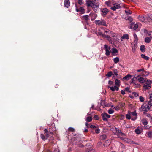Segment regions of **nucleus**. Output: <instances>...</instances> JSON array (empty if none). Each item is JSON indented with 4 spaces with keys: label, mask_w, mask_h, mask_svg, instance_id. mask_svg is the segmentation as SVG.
Listing matches in <instances>:
<instances>
[{
    "label": "nucleus",
    "mask_w": 152,
    "mask_h": 152,
    "mask_svg": "<svg viewBox=\"0 0 152 152\" xmlns=\"http://www.w3.org/2000/svg\"><path fill=\"white\" fill-rule=\"evenodd\" d=\"M141 109L145 111H148L149 109L152 110V102L149 101L148 104H143L141 106Z\"/></svg>",
    "instance_id": "2"
},
{
    "label": "nucleus",
    "mask_w": 152,
    "mask_h": 152,
    "mask_svg": "<svg viewBox=\"0 0 152 152\" xmlns=\"http://www.w3.org/2000/svg\"><path fill=\"white\" fill-rule=\"evenodd\" d=\"M95 132L96 133L98 134L100 132V129H99L98 128L95 130Z\"/></svg>",
    "instance_id": "52"
},
{
    "label": "nucleus",
    "mask_w": 152,
    "mask_h": 152,
    "mask_svg": "<svg viewBox=\"0 0 152 152\" xmlns=\"http://www.w3.org/2000/svg\"><path fill=\"white\" fill-rule=\"evenodd\" d=\"M148 136L149 137H152V132H150L148 133Z\"/></svg>",
    "instance_id": "51"
},
{
    "label": "nucleus",
    "mask_w": 152,
    "mask_h": 152,
    "mask_svg": "<svg viewBox=\"0 0 152 152\" xmlns=\"http://www.w3.org/2000/svg\"><path fill=\"white\" fill-rule=\"evenodd\" d=\"M96 0H86V4L88 7H91L94 10H95L96 8L99 7V2L96 3Z\"/></svg>",
    "instance_id": "1"
},
{
    "label": "nucleus",
    "mask_w": 152,
    "mask_h": 152,
    "mask_svg": "<svg viewBox=\"0 0 152 152\" xmlns=\"http://www.w3.org/2000/svg\"><path fill=\"white\" fill-rule=\"evenodd\" d=\"M149 98L150 99V100L149 101L152 102V93L150 94H149Z\"/></svg>",
    "instance_id": "48"
},
{
    "label": "nucleus",
    "mask_w": 152,
    "mask_h": 152,
    "mask_svg": "<svg viewBox=\"0 0 152 152\" xmlns=\"http://www.w3.org/2000/svg\"><path fill=\"white\" fill-rule=\"evenodd\" d=\"M45 135L46 136V139H47V138L49 137V135L48 134V133H45Z\"/></svg>",
    "instance_id": "64"
},
{
    "label": "nucleus",
    "mask_w": 152,
    "mask_h": 152,
    "mask_svg": "<svg viewBox=\"0 0 152 152\" xmlns=\"http://www.w3.org/2000/svg\"><path fill=\"white\" fill-rule=\"evenodd\" d=\"M121 2L120 1L118 2V3H115L113 4V6L111 7V9L113 11H115L116 10L120 9L121 6H120V4Z\"/></svg>",
    "instance_id": "3"
},
{
    "label": "nucleus",
    "mask_w": 152,
    "mask_h": 152,
    "mask_svg": "<svg viewBox=\"0 0 152 152\" xmlns=\"http://www.w3.org/2000/svg\"><path fill=\"white\" fill-rule=\"evenodd\" d=\"M125 90L127 92H131L129 88L128 87H126L125 88Z\"/></svg>",
    "instance_id": "49"
},
{
    "label": "nucleus",
    "mask_w": 152,
    "mask_h": 152,
    "mask_svg": "<svg viewBox=\"0 0 152 152\" xmlns=\"http://www.w3.org/2000/svg\"><path fill=\"white\" fill-rule=\"evenodd\" d=\"M141 122L143 125H144V127L145 129H148L149 127L148 125H147L148 122L145 119H143L141 120Z\"/></svg>",
    "instance_id": "12"
},
{
    "label": "nucleus",
    "mask_w": 152,
    "mask_h": 152,
    "mask_svg": "<svg viewBox=\"0 0 152 152\" xmlns=\"http://www.w3.org/2000/svg\"><path fill=\"white\" fill-rule=\"evenodd\" d=\"M138 27V25L137 24H135L132 23L130 25V28L131 29H133L134 30H136Z\"/></svg>",
    "instance_id": "11"
},
{
    "label": "nucleus",
    "mask_w": 152,
    "mask_h": 152,
    "mask_svg": "<svg viewBox=\"0 0 152 152\" xmlns=\"http://www.w3.org/2000/svg\"><path fill=\"white\" fill-rule=\"evenodd\" d=\"M83 18L85 19L86 21H88L89 20V15H86L83 16L82 17Z\"/></svg>",
    "instance_id": "28"
},
{
    "label": "nucleus",
    "mask_w": 152,
    "mask_h": 152,
    "mask_svg": "<svg viewBox=\"0 0 152 152\" xmlns=\"http://www.w3.org/2000/svg\"><path fill=\"white\" fill-rule=\"evenodd\" d=\"M111 35L112 37L113 38V40L114 41L116 40L118 41L119 40L118 39V34H116L115 33H111Z\"/></svg>",
    "instance_id": "15"
},
{
    "label": "nucleus",
    "mask_w": 152,
    "mask_h": 152,
    "mask_svg": "<svg viewBox=\"0 0 152 152\" xmlns=\"http://www.w3.org/2000/svg\"><path fill=\"white\" fill-rule=\"evenodd\" d=\"M76 11L77 12H83L84 11V9L82 7H80L79 9H77Z\"/></svg>",
    "instance_id": "23"
},
{
    "label": "nucleus",
    "mask_w": 152,
    "mask_h": 152,
    "mask_svg": "<svg viewBox=\"0 0 152 152\" xmlns=\"http://www.w3.org/2000/svg\"><path fill=\"white\" fill-rule=\"evenodd\" d=\"M111 53L113 55H116L118 53V50L115 48H113L111 50Z\"/></svg>",
    "instance_id": "17"
},
{
    "label": "nucleus",
    "mask_w": 152,
    "mask_h": 152,
    "mask_svg": "<svg viewBox=\"0 0 152 152\" xmlns=\"http://www.w3.org/2000/svg\"><path fill=\"white\" fill-rule=\"evenodd\" d=\"M103 31H104V32L105 33H108L109 31H110V32L111 33V31H110L109 30H105V28H104V30H103Z\"/></svg>",
    "instance_id": "57"
},
{
    "label": "nucleus",
    "mask_w": 152,
    "mask_h": 152,
    "mask_svg": "<svg viewBox=\"0 0 152 152\" xmlns=\"http://www.w3.org/2000/svg\"><path fill=\"white\" fill-rule=\"evenodd\" d=\"M131 77V76L129 74H128L123 78L124 80H129Z\"/></svg>",
    "instance_id": "22"
},
{
    "label": "nucleus",
    "mask_w": 152,
    "mask_h": 152,
    "mask_svg": "<svg viewBox=\"0 0 152 152\" xmlns=\"http://www.w3.org/2000/svg\"><path fill=\"white\" fill-rule=\"evenodd\" d=\"M146 20L149 22H152V20L150 15L146 18Z\"/></svg>",
    "instance_id": "37"
},
{
    "label": "nucleus",
    "mask_w": 152,
    "mask_h": 152,
    "mask_svg": "<svg viewBox=\"0 0 152 152\" xmlns=\"http://www.w3.org/2000/svg\"><path fill=\"white\" fill-rule=\"evenodd\" d=\"M149 73L148 72L146 71H144L142 73V76H145L148 75Z\"/></svg>",
    "instance_id": "38"
},
{
    "label": "nucleus",
    "mask_w": 152,
    "mask_h": 152,
    "mask_svg": "<svg viewBox=\"0 0 152 152\" xmlns=\"http://www.w3.org/2000/svg\"><path fill=\"white\" fill-rule=\"evenodd\" d=\"M108 11V10L107 8H104L102 11V12L103 15H105L107 13Z\"/></svg>",
    "instance_id": "20"
},
{
    "label": "nucleus",
    "mask_w": 152,
    "mask_h": 152,
    "mask_svg": "<svg viewBox=\"0 0 152 152\" xmlns=\"http://www.w3.org/2000/svg\"><path fill=\"white\" fill-rule=\"evenodd\" d=\"M113 75V72L111 71L109 72L106 76L109 77H110Z\"/></svg>",
    "instance_id": "40"
},
{
    "label": "nucleus",
    "mask_w": 152,
    "mask_h": 152,
    "mask_svg": "<svg viewBox=\"0 0 152 152\" xmlns=\"http://www.w3.org/2000/svg\"><path fill=\"white\" fill-rule=\"evenodd\" d=\"M102 119L105 121H108L107 118H109L110 117V116L106 113H104L101 115Z\"/></svg>",
    "instance_id": "7"
},
{
    "label": "nucleus",
    "mask_w": 152,
    "mask_h": 152,
    "mask_svg": "<svg viewBox=\"0 0 152 152\" xmlns=\"http://www.w3.org/2000/svg\"><path fill=\"white\" fill-rule=\"evenodd\" d=\"M105 4H106L108 6H111V2L110 1H106L105 2Z\"/></svg>",
    "instance_id": "42"
},
{
    "label": "nucleus",
    "mask_w": 152,
    "mask_h": 152,
    "mask_svg": "<svg viewBox=\"0 0 152 152\" xmlns=\"http://www.w3.org/2000/svg\"><path fill=\"white\" fill-rule=\"evenodd\" d=\"M115 130L113 132L115 134L118 136H125V134L122 133L119 129L116 128H115Z\"/></svg>",
    "instance_id": "4"
},
{
    "label": "nucleus",
    "mask_w": 152,
    "mask_h": 152,
    "mask_svg": "<svg viewBox=\"0 0 152 152\" xmlns=\"http://www.w3.org/2000/svg\"><path fill=\"white\" fill-rule=\"evenodd\" d=\"M143 87L145 89H149L150 88L151 86L149 85H144Z\"/></svg>",
    "instance_id": "32"
},
{
    "label": "nucleus",
    "mask_w": 152,
    "mask_h": 152,
    "mask_svg": "<svg viewBox=\"0 0 152 152\" xmlns=\"http://www.w3.org/2000/svg\"><path fill=\"white\" fill-rule=\"evenodd\" d=\"M87 128V127L85 128V129H84V132H88V130Z\"/></svg>",
    "instance_id": "62"
},
{
    "label": "nucleus",
    "mask_w": 152,
    "mask_h": 152,
    "mask_svg": "<svg viewBox=\"0 0 152 152\" xmlns=\"http://www.w3.org/2000/svg\"><path fill=\"white\" fill-rule=\"evenodd\" d=\"M41 137L42 140L45 139V137L43 134H41Z\"/></svg>",
    "instance_id": "53"
},
{
    "label": "nucleus",
    "mask_w": 152,
    "mask_h": 152,
    "mask_svg": "<svg viewBox=\"0 0 152 152\" xmlns=\"http://www.w3.org/2000/svg\"><path fill=\"white\" fill-rule=\"evenodd\" d=\"M141 56L142 58H143L147 60H148L149 59V57L145 56V55L142 54L141 55Z\"/></svg>",
    "instance_id": "29"
},
{
    "label": "nucleus",
    "mask_w": 152,
    "mask_h": 152,
    "mask_svg": "<svg viewBox=\"0 0 152 152\" xmlns=\"http://www.w3.org/2000/svg\"><path fill=\"white\" fill-rule=\"evenodd\" d=\"M145 83L148 85H150L152 83V81L149 80H147L145 82Z\"/></svg>",
    "instance_id": "36"
},
{
    "label": "nucleus",
    "mask_w": 152,
    "mask_h": 152,
    "mask_svg": "<svg viewBox=\"0 0 152 152\" xmlns=\"http://www.w3.org/2000/svg\"><path fill=\"white\" fill-rule=\"evenodd\" d=\"M124 141L129 143H132L133 142L131 140L126 138L125 139H124Z\"/></svg>",
    "instance_id": "26"
},
{
    "label": "nucleus",
    "mask_w": 152,
    "mask_h": 152,
    "mask_svg": "<svg viewBox=\"0 0 152 152\" xmlns=\"http://www.w3.org/2000/svg\"><path fill=\"white\" fill-rule=\"evenodd\" d=\"M137 42L134 41L131 44V47L132 48V51L133 52H135L136 49L137 47Z\"/></svg>",
    "instance_id": "8"
},
{
    "label": "nucleus",
    "mask_w": 152,
    "mask_h": 152,
    "mask_svg": "<svg viewBox=\"0 0 152 152\" xmlns=\"http://www.w3.org/2000/svg\"><path fill=\"white\" fill-rule=\"evenodd\" d=\"M69 131L72 132H74L75 131V129L73 128L69 127L68 129Z\"/></svg>",
    "instance_id": "44"
},
{
    "label": "nucleus",
    "mask_w": 152,
    "mask_h": 152,
    "mask_svg": "<svg viewBox=\"0 0 152 152\" xmlns=\"http://www.w3.org/2000/svg\"><path fill=\"white\" fill-rule=\"evenodd\" d=\"M128 20L130 22H131L132 21V19L131 17H129L128 18Z\"/></svg>",
    "instance_id": "58"
},
{
    "label": "nucleus",
    "mask_w": 152,
    "mask_h": 152,
    "mask_svg": "<svg viewBox=\"0 0 152 152\" xmlns=\"http://www.w3.org/2000/svg\"><path fill=\"white\" fill-rule=\"evenodd\" d=\"M114 112V110L112 109H110L108 111V113L109 114H112Z\"/></svg>",
    "instance_id": "41"
},
{
    "label": "nucleus",
    "mask_w": 152,
    "mask_h": 152,
    "mask_svg": "<svg viewBox=\"0 0 152 152\" xmlns=\"http://www.w3.org/2000/svg\"><path fill=\"white\" fill-rule=\"evenodd\" d=\"M135 132L137 134H140L141 133V130L138 128L135 129Z\"/></svg>",
    "instance_id": "30"
},
{
    "label": "nucleus",
    "mask_w": 152,
    "mask_h": 152,
    "mask_svg": "<svg viewBox=\"0 0 152 152\" xmlns=\"http://www.w3.org/2000/svg\"><path fill=\"white\" fill-rule=\"evenodd\" d=\"M142 75H138L136 77V79H137L139 81V82L141 83H144L145 82V80H144V79L142 77H139L141 76Z\"/></svg>",
    "instance_id": "13"
},
{
    "label": "nucleus",
    "mask_w": 152,
    "mask_h": 152,
    "mask_svg": "<svg viewBox=\"0 0 152 152\" xmlns=\"http://www.w3.org/2000/svg\"><path fill=\"white\" fill-rule=\"evenodd\" d=\"M109 83L110 85H112L113 84V81H111L110 80L109 81Z\"/></svg>",
    "instance_id": "61"
},
{
    "label": "nucleus",
    "mask_w": 152,
    "mask_h": 152,
    "mask_svg": "<svg viewBox=\"0 0 152 152\" xmlns=\"http://www.w3.org/2000/svg\"><path fill=\"white\" fill-rule=\"evenodd\" d=\"M140 101L141 102H143L144 101V98L142 96H140L139 98Z\"/></svg>",
    "instance_id": "47"
},
{
    "label": "nucleus",
    "mask_w": 152,
    "mask_h": 152,
    "mask_svg": "<svg viewBox=\"0 0 152 152\" xmlns=\"http://www.w3.org/2000/svg\"><path fill=\"white\" fill-rule=\"evenodd\" d=\"M89 127L91 128H95L96 126L94 125H93L90 124V126H89Z\"/></svg>",
    "instance_id": "54"
},
{
    "label": "nucleus",
    "mask_w": 152,
    "mask_h": 152,
    "mask_svg": "<svg viewBox=\"0 0 152 152\" xmlns=\"http://www.w3.org/2000/svg\"><path fill=\"white\" fill-rule=\"evenodd\" d=\"M84 1L83 0H78V3L80 5L83 4L84 3Z\"/></svg>",
    "instance_id": "45"
},
{
    "label": "nucleus",
    "mask_w": 152,
    "mask_h": 152,
    "mask_svg": "<svg viewBox=\"0 0 152 152\" xmlns=\"http://www.w3.org/2000/svg\"><path fill=\"white\" fill-rule=\"evenodd\" d=\"M133 36L135 39L134 41H136V42H137L138 38L137 37L136 34L135 33H134L133 34Z\"/></svg>",
    "instance_id": "39"
},
{
    "label": "nucleus",
    "mask_w": 152,
    "mask_h": 152,
    "mask_svg": "<svg viewBox=\"0 0 152 152\" xmlns=\"http://www.w3.org/2000/svg\"><path fill=\"white\" fill-rule=\"evenodd\" d=\"M110 89L113 91H118V88L116 86H111L110 87Z\"/></svg>",
    "instance_id": "19"
},
{
    "label": "nucleus",
    "mask_w": 152,
    "mask_h": 152,
    "mask_svg": "<svg viewBox=\"0 0 152 152\" xmlns=\"http://www.w3.org/2000/svg\"><path fill=\"white\" fill-rule=\"evenodd\" d=\"M113 72H114V74L116 76L118 75V72H117V69H114Z\"/></svg>",
    "instance_id": "46"
},
{
    "label": "nucleus",
    "mask_w": 152,
    "mask_h": 152,
    "mask_svg": "<svg viewBox=\"0 0 152 152\" xmlns=\"http://www.w3.org/2000/svg\"><path fill=\"white\" fill-rule=\"evenodd\" d=\"M126 118L128 119H131V118H132V117H131V115L129 112L128 114H126Z\"/></svg>",
    "instance_id": "31"
},
{
    "label": "nucleus",
    "mask_w": 152,
    "mask_h": 152,
    "mask_svg": "<svg viewBox=\"0 0 152 152\" xmlns=\"http://www.w3.org/2000/svg\"><path fill=\"white\" fill-rule=\"evenodd\" d=\"M94 118L96 119V120H98V119H99V118L98 117V116L97 115H95L94 116Z\"/></svg>",
    "instance_id": "63"
},
{
    "label": "nucleus",
    "mask_w": 152,
    "mask_h": 152,
    "mask_svg": "<svg viewBox=\"0 0 152 152\" xmlns=\"http://www.w3.org/2000/svg\"><path fill=\"white\" fill-rule=\"evenodd\" d=\"M119 58L118 57H116L113 59L114 62L115 64L118 63L119 61Z\"/></svg>",
    "instance_id": "33"
},
{
    "label": "nucleus",
    "mask_w": 152,
    "mask_h": 152,
    "mask_svg": "<svg viewBox=\"0 0 152 152\" xmlns=\"http://www.w3.org/2000/svg\"><path fill=\"white\" fill-rule=\"evenodd\" d=\"M95 23L96 25L99 26L103 25L106 26L107 25L106 22L103 20L101 19L99 20H96L95 21Z\"/></svg>",
    "instance_id": "5"
},
{
    "label": "nucleus",
    "mask_w": 152,
    "mask_h": 152,
    "mask_svg": "<svg viewBox=\"0 0 152 152\" xmlns=\"http://www.w3.org/2000/svg\"><path fill=\"white\" fill-rule=\"evenodd\" d=\"M90 125V124H88L87 122L86 123V125L87 128H89Z\"/></svg>",
    "instance_id": "56"
},
{
    "label": "nucleus",
    "mask_w": 152,
    "mask_h": 152,
    "mask_svg": "<svg viewBox=\"0 0 152 152\" xmlns=\"http://www.w3.org/2000/svg\"><path fill=\"white\" fill-rule=\"evenodd\" d=\"M89 15L91 16V20L92 21L94 20L97 17V15L95 14L91 13L89 14Z\"/></svg>",
    "instance_id": "16"
},
{
    "label": "nucleus",
    "mask_w": 152,
    "mask_h": 152,
    "mask_svg": "<svg viewBox=\"0 0 152 152\" xmlns=\"http://www.w3.org/2000/svg\"><path fill=\"white\" fill-rule=\"evenodd\" d=\"M86 120L88 122H90L92 120V118L91 117L88 116Z\"/></svg>",
    "instance_id": "34"
},
{
    "label": "nucleus",
    "mask_w": 152,
    "mask_h": 152,
    "mask_svg": "<svg viewBox=\"0 0 152 152\" xmlns=\"http://www.w3.org/2000/svg\"><path fill=\"white\" fill-rule=\"evenodd\" d=\"M130 113L131 117H132V116H134V118H131L132 120L133 121H134L137 118V113H136L135 111H134L133 112H129Z\"/></svg>",
    "instance_id": "9"
},
{
    "label": "nucleus",
    "mask_w": 152,
    "mask_h": 152,
    "mask_svg": "<svg viewBox=\"0 0 152 152\" xmlns=\"http://www.w3.org/2000/svg\"><path fill=\"white\" fill-rule=\"evenodd\" d=\"M121 93L123 95H124L125 94V91H124V90H122L121 91Z\"/></svg>",
    "instance_id": "59"
},
{
    "label": "nucleus",
    "mask_w": 152,
    "mask_h": 152,
    "mask_svg": "<svg viewBox=\"0 0 152 152\" xmlns=\"http://www.w3.org/2000/svg\"><path fill=\"white\" fill-rule=\"evenodd\" d=\"M107 40H108L112 44H113L114 43V41L110 37Z\"/></svg>",
    "instance_id": "35"
},
{
    "label": "nucleus",
    "mask_w": 152,
    "mask_h": 152,
    "mask_svg": "<svg viewBox=\"0 0 152 152\" xmlns=\"http://www.w3.org/2000/svg\"><path fill=\"white\" fill-rule=\"evenodd\" d=\"M120 80L118 79H115V86H120Z\"/></svg>",
    "instance_id": "25"
},
{
    "label": "nucleus",
    "mask_w": 152,
    "mask_h": 152,
    "mask_svg": "<svg viewBox=\"0 0 152 152\" xmlns=\"http://www.w3.org/2000/svg\"><path fill=\"white\" fill-rule=\"evenodd\" d=\"M103 37H104L107 38V39H108V38H109V37H110V36L106 35L104 34Z\"/></svg>",
    "instance_id": "55"
},
{
    "label": "nucleus",
    "mask_w": 152,
    "mask_h": 152,
    "mask_svg": "<svg viewBox=\"0 0 152 152\" xmlns=\"http://www.w3.org/2000/svg\"><path fill=\"white\" fill-rule=\"evenodd\" d=\"M134 85H135L134 86L136 88H139L140 86V85L139 84H134Z\"/></svg>",
    "instance_id": "50"
},
{
    "label": "nucleus",
    "mask_w": 152,
    "mask_h": 152,
    "mask_svg": "<svg viewBox=\"0 0 152 152\" xmlns=\"http://www.w3.org/2000/svg\"><path fill=\"white\" fill-rule=\"evenodd\" d=\"M151 40V38L149 37H146L145 39V42L147 43H149Z\"/></svg>",
    "instance_id": "27"
},
{
    "label": "nucleus",
    "mask_w": 152,
    "mask_h": 152,
    "mask_svg": "<svg viewBox=\"0 0 152 152\" xmlns=\"http://www.w3.org/2000/svg\"><path fill=\"white\" fill-rule=\"evenodd\" d=\"M125 13H126L127 15L131 14L132 13L129 10L125 11Z\"/></svg>",
    "instance_id": "43"
},
{
    "label": "nucleus",
    "mask_w": 152,
    "mask_h": 152,
    "mask_svg": "<svg viewBox=\"0 0 152 152\" xmlns=\"http://www.w3.org/2000/svg\"><path fill=\"white\" fill-rule=\"evenodd\" d=\"M64 3L65 6L66 8H68L70 5V3L69 0H65Z\"/></svg>",
    "instance_id": "18"
},
{
    "label": "nucleus",
    "mask_w": 152,
    "mask_h": 152,
    "mask_svg": "<svg viewBox=\"0 0 152 152\" xmlns=\"http://www.w3.org/2000/svg\"><path fill=\"white\" fill-rule=\"evenodd\" d=\"M104 48L105 49L106 55L107 56L109 55L110 54L111 51L110 47L107 45H104Z\"/></svg>",
    "instance_id": "6"
},
{
    "label": "nucleus",
    "mask_w": 152,
    "mask_h": 152,
    "mask_svg": "<svg viewBox=\"0 0 152 152\" xmlns=\"http://www.w3.org/2000/svg\"><path fill=\"white\" fill-rule=\"evenodd\" d=\"M144 69H140L137 70V72H140L141 71H144Z\"/></svg>",
    "instance_id": "60"
},
{
    "label": "nucleus",
    "mask_w": 152,
    "mask_h": 152,
    "mask_svg": "<svg viewBox=\"0 0 152 152\" xmlns=\"http://www.w3.org/2000/svg\"><path fill=\"white\" fill-rule=\"evenodd\" d=\"M138 19L140 21L142 22H145L147 23V21L146 20V18L145 17L142 15H140L138 17Z\"/></svg>",
    "instance_id": "14"
},
{
    "label": "nucleus",
    "mask_w": 152,
    "mask_h": 152,
    "mask_svg": "<svg viewBox=\"0 0 152 152\" xmlns=\"http://www.w3.org/2000/svg\"><path fill=\"white\" fill-rule=\"evenodd\" d=\"M104 30L103 28H100L98 29V31L96 32V34L97 35H99L102 36H103L104 34H103V30Z\"/></svg>",
    "instance_id": "10"
},
{
    "label": "nucleus",
    "mask_w": 152,
    "mask_h": 152,
    "mask_svg": "<svg viewBox=\"0 0 152 152\" xmlns=\"http://www.w3.org/2000/svg\"><path fill=\"white\" fill-rule=\"evenodd\" d=\"M121 38L122 39H129V35L127 34L123 35V36L121 37Z\"/></svg>",
    "instance_id": "21"
},
{
    "label": "nucleus",
    "mask_w": 152,
    "mask_h": 152,
    "mask_svg": "<svg viewBox=\"0 0 152 152\" xmlns=\"http://www.w3.org/2000/svg\"><path fill=\"white\" fill-rule=\"evenodd\" d=\"M140 50L142 52H145V48L144 45H142L140 47Z\"/></svg>",
    "instance_id": "24"
}]
</instances>
